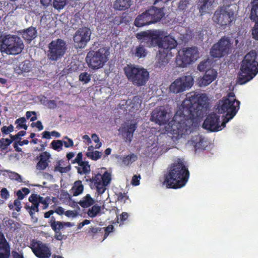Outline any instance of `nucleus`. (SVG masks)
Segmentation results:
<instances>
[{"label": "nucleus", "instance_id": "1", "mask_svg": "<svg viewBox=\"0 0 258 258\" xmlns=\"http://www.w3.org/2000/svg\"><path fill=\"white\" fill-rule=\"evenodd\" d=\"M210 109L209 99L205 93H188L181 108L173 119L165 126V133L174 140L181 138Z\"/></svg>", "mask_w": 258, "mask_h": 258}, {"label": "nucleus", "instance_id": "2", "mask_svg": "<svg viewBox=\"0 0 258 258\" xmlns=\"http://www.w3.org/2000/svg\"><path fill=\"white\" fill-rule=\"evenodd\" d=\"M141 43H146L148 47L158 45V53L156 59L159 63H168L172 55L171 50L177 45L176 40L164 31L155 30L142 32L137 34Z\"/></svg>", "mask_w": 258, "mask_h": 258}, {"label": "nucleus", "instance_id": "3", "mask_svg": "<svg viewBox=\"0 0 258 258\" xmlns=\"http://www.w3.org/2000/svg\"><path fill=\"white\" fill-rule=\"evenodd\" d=\"M189 176L187 168L181 159H178L167 168L164 184L169 188H180L186 184Z\"/></svg>", "mask_w": 258, "mask_h": 258}, {"label": "nucleus", "instance_id": "4", "mask_svg": "<svg viewBox=\"0 0 258 258\" xmlns=\"http://www.w3.org/2000/svg\"><path fill=\"white\" fill-rule=\"evenodd\" d=\"M240 102L237 100L233 92H230L218 102L217 110L220 114L226 113L222 122L223 127L236 114L240 108Z\"/></svg>", "mask_w": 258, "mask_h": 258}, {"label": "nucleus", "instance_id": "5", "mask_svg": "<svg viewBox=\"0 0 258 258\" xmlns=\"http://www.w3.org/2000/svg\"><path fill=\"white\" fill-rule=\"evenodd\" d=\"M0 43L2 51L9 54H18L22 52L24 47L21 39L16 35H2Z\"/></svg>", "mask_w": 258, "mask_h": 258}, {"label": "nucleus", "instance_id": "6", "mask_svg": "<svg viewBox=\"0 0 258 258\" xmlns=\"http://www.w3.org/2000/svg\"><path fill=\"white\" fill-rule=\"evenodd\" d=\"M124 71L127 78L137 86L145 85L149 78V73L144 68L127 66L124 68Z\"/></svg>", "mask_w": 258, "mask_h": 258}, {"label": "nucleus", "instance_id": "7", "mask_svg": "<svg viewBox=\"0 0 258 258\" xmlns=\"http://www.w3.org/2000/svg\"><path fill=\"white\" fill-rule=\"evenodd\" d=\"M163 15L162 9L153 7L138 16L135 21V25L137 27H142L156 23L160 20Z\"/></svg>", "mask_w": 258, "mask_h": 258}, {"label": "nucleus", "instance_id": "8", "mask_svg": "<svg viewBox=\"0 0 258 258\" xmlns=\"http://www.w3.org/2000/svg\"><path fill=\"white\" fill-rule=\"evenodd\" d=\"M111 175L107 171L103 174L97 173L91 178H86V181L90 182V186L92 189H96L98 195L103 194L106 189V186L111 181Z\"/></svg>", "mask_w": 258, "mask_h": 258}, {"label": "nucleus", "instance_id": "9", "mask_svg": "<svg viewBox=\"0 0 258 258\" xmlns=\"http://www.w3.org/2000/svg\"><path fill=\"white\" fill-rule=\"evenodd\" d=\"M66 49V44L63 40H53L49 44L48 57L51 60L56 61L63 56Z\"/></svg>", "mask_w": 258, "mask_h": 258}, {"label": "nucleus", "instance_id": "10", "mask_svg": "<svg viewBox=\"0 0 258 258\" xmlns=\"http://www.w3.org/2000/svg\"><path fill=\"white\" fill-rule=\"evenodd\" d=\"M236 83L244 85L251 80L258 73V66H240Z\"/></svg>", "mask_w": 258, "mask_h": 258}, {"label": "nucleus", "instance_id": "11", "mask_svg": "<svg viewBox=\"0 0 258 258\" xmlns=\"http://www.w3.org/2000/svg\"><path fill=\"white\" fill-rule=\"evenodd\" d=\"M109 54L107 47L101 48L96 52L90 51L86 58V62L88 64H104L108 60Z\"/></svg>", "mask_w": 258, "mask_h": 258}, {"label": "nucleus", "instance_id": "12", "mask_svg": "<svg viewBox=\"0 0 258 258\" xmlns=\"http://www.w3.org/2000/svg\"><path fill=\"white\" fill-rule=\"evenodd\" d=\"M194 80L190 76H186L176 79L171 83L169 87V90L174 94L183 92L187 89L190 88L194 85Z\"/></svg>", "mask_w": 258, "mask_h": 258}, {"label": "nucleus", "instance_id": "13", "mask_svg": "<svg viewBox=\"0 0 258 258\" xmlns=\"http://www.w3.org/2000/svg\"><path fill=\"white\" fill-rule=\"evenodd\" d=\"M233 14V12L228 7H223L216 11L213 20L220 25H227L232 21Z\"/></svg>", "mask_w": 258, "mask_h": 258}, {"label": "nucleus", "instance_id": "14", "mask_svg": "<svg viewBox=\"0 0 258 258\" xmlns=\"http://www.w3.org/2000/svg\"><path fill=\"white\" fill-rule=\"evenodd\" d=\"M91 31L90 29L84 27L78 30L74 36V45L76 48H84L90 40Z\"/></svg>", "mask_w": 258, "mask_h": 258}, {"label": "nucleus", "instance_id": "15", "mask_svg": "<svg viewBox=\"0 0 258 258\" xmlns=\"http://www.w3.org/2000/svg\"><path fill=\"white\" fill-rule=\"evenodd\" d=\"M183 54L179 55L177 58V64H190L194 63L199 57L196 47L188 48L182 51Z\"/></svg>", "mask_w": 258, "mask_h": 258}, {"label": "nucleus", "instance_id": "16", "mask_svg": "<svg viewBox=\"0 0 258 258\" xmlns=\"http://www.w3.org/2000/svg\"><path fill=\"white\" fill-rule=\"evenodd\" d=\"M203 128L211 132H218L222 130V123L220 124V116L213 112L210 113L204 120L203 124Z\"/></svg>", "mask_w": 258, "mask_h": 258}, {"label": "nucleus", "instance_id": "17", "mask_svg": "<svg viewBox=\"0 0 258 258\" xmlns=\"http://www.w3.org/2000/svg\"><path fill=\"white\" fill-rule=\"evenodd\" d=\"M30 247L34 254L38 258H49L51 256L50 249L46 244L40 241L33 240Z\"/></svg>", "mask_w": 258, "mask_h": 258}, {"label": "nucleus", "instance_id": "18", "mask_svg": "<svg viewBox=\"0 0 258 258\" xmlns=\"http://www.w3.org/2000/svg\"><path fill=\"white\" fill-rule=\"evenodd\" d=\"M150 120L159 125L166 124L169 120L167 110L163 106L155 108L151 113Z\"/></svg>", "mask_w": 258, "mask_h": 258}, {"label": "nucleus", "instance_id": "19", "mask_svg": "<svg viewBox=\"0 0 258 258\" xmlns=\"http://www.w3.org/2000/svg\"><path fill=\"white\" fill-rule=\"evenodd\" d=\"M51 157V154L47 151L41 153L36 158L38 160L36 166V169L39 171L45 170L50 162Z\"/></svg>", "mask_w": 258, "mask_h": 258}, {"label": "nucleus", "instance_id": "20", "mask_svg": "<svg viewBox=\"0 0 258 258\" xmlns=\"http://www.w3.org/2000/svg\"><path fill=\"white\" fill-rule=\"evenodd\" d=\"M217 75V72L215 69H208L200 80L201 85L204 86L209 85L216 79Z\"/></svg>", "mask_w": 258, "mask_h": 258}, {"label": "nucleus", "instance_id": "21", "mask_svg": "<svg viewBox=\"0 0 258 258\" xmlns=\"http://www.w3.org/2000/svg\"><path fill=\"white\" fill-rule=\"evenodd\" d=\"M10 247L3 234L0 238V258H9Z\"/></svg>", "mask_w": 258, "mask_h": 258}, {"label": "nucleus", "instance_id": "22", "mask_svg": "<svg viewBox=\"0 0 258 258\" xmlns=\"http://www.w3.org/2000/svg\"><path fill=\"white\" fill-rule=\"evenodd\" d=\"M137 128L136 123H131L122 127V133L125 136L126 140L129 142H131L133 137V134Z\"/></svg>", "mask_w": 258, "mask_h": 258}, {"label": "nucleus", "instance_id": "23", "mask_svg": "<svg viewBox=\"0 0 258 258\" xmlns=\"http://www.w3.org/2000/svg\"><path fill=\"white\" fill-rule=\"evenodd\" d=\"M191 144L195 147L196 150L198 149H205L207 146L204 138L198 135L192 137L191 139Z\"/></svg>", "mask_w": 258, "mask_h": 258}, {"label": "nucleus", "instance_id": "24", "mask_svg": "<svg viewBox=\"0 0 258 258\" xmlns=\"http://www.w3.org/2000/svg\"><path fill=\"white\" fill-rule=\"evenodd\" d=\"M215 45V47L220 48L223 52L225 54H228L231 49V43L229 39L222 38Z\"/></svg>", "mask_w": 258, "mask_h": 258}, {"label": "nucleus", "instance_id": "25", "mask_svg": "<svg viewBox=\"0 0 258 258\" xmlns=\"http://www.w3.org/2000/svg\"><path fill=\"white\" fill-rule=\"evenodd\" d=\"M131 5V0H115L113 7L115 10L124 11L129 8Z\"/></svg>", "mask_w": 258, "mask_h": 258}, {"label": "nucleus", "instance_id": "26", "mask_svg": "<svg viewBox=\"0 0 258 258\" xmlns=\"http://www.w3.org/2000/svg\"><path fill=\"white\" fill-rule=\"evenodd\" d=\"M215 0H200V10L201 15L209 13L214 7Z\"/></svg>", "mask_w": 258, "mask_h": 258}, {"label": "nucleus", "instance_id": "27", "mask_svg": "<svg viewBox=\"0 0 258 258\" xmlns=\"http://www.w3.org/2000/svg\"><path fill=\"white\" fill-rule=\"evenodd\" d=\"M256 55V53L254 51H250L248 53L243 60V64H258Z\"/></svg>", "mask_w": 258, "mask_h": 258}, {"label": "nucleus", "instance_id": "28", "mask_svg": "<svg viewBox=\"0 0 258 258\" xmlns=\"http://www.w3.org/2000/svg\"><path fill=\"white\" fill-rule=\"evenodd\" d=\"M37 32L33 27H30L22 33L23 37L27 40L31 41L36 37Z\"/></svg>", "mask_w": 258, "mask_h": 258}, {"label": "nucleus", "instance_id": "29", "mask_svg": "<svg viewBox=\"0 0 258 258\" xmlns=\"http://www.w3.org/2000/svg\"><path fill=\"white\" fill-rule=\"evenodd\" d=\"M251 4L250 18L254 22H258V0H253Z\"/></svg>", "mask_w": 258, "mask_h": 258}, {"label": "nucleus", "instance_id": "30", "mask_svg": "<svg viewBox=\"0 0 258 258\" xmlns=\"http://www.w3.org/2000/svg\"><path fill=\"white\" fill-rule=\"evenodd\" d=\"M78 203L82 208H88L94 204V200L90 195L87 194Z\"/></svg>", "mask_w": 258, "mask_h": 258}, {"label": "nucleus", "instance_id": "31", "mask_svg": "<svg viewBox=\"0 0 258 258\" xmlns=\"http://www.w3.org/2000/svg\"><path fill=\"white\" fill-rule=\"evenodd\" d=\"M52 229L54 231V238L58 240H61L63 239V235H62L60 230L63 228L62 222L58 221L55 226L51 227Z\"/></svg>", "mask_w": 258, "mask_h": 258}, {"label": "nucleus", "instance_id": "32", "mask_svg": "<svg viewBox=\"0 0 258 258\" xmlns=\"http://www.w3.org/2000/svg\"><path fill=\"white\" fill-rule=\"evenodd\" d=\"M71 190L74 196H77L81 194L84 190V186L82 181L81 180L75 181Z\"/></svg>", "mask_w": 258, "mask_h": 258}, {"label": "nucleus", "instance_id": "33", "mask_svg": "<svg viewBox=\"0 0 258 258\" xmlns=\"http://www.w3.org/2000/svg\"><path fill=\"white\" fill-rule=\"evenodd\" d=\"M79 166L77 167V171L79 174H86L90 172V165L89 164L88 162L83 161L81 162Z\"/></svg>", "mask_w": 258, "mask_h": 258}, {"label": "nucleus", "instance_id": "34", "mask_svg": "<svg viewBox=\"0 0 258 258\" xmlns=\"http://www.w3.org/2000/svg\"><path fill=\"white\" fill-rule=\"evenodd\" d=\"M138 159V157L135 154H131L122 158V162L125 165H129Z\"/></svg>", "mask_w": 258, "mask_h": 258}, {"label": "nucleus", "instance_id": "35", "mask_svg": "<svg viewBox=\"0 0 258 258\" xmlns=\"http://www.w3.org/2000/svg\"><path fill=\"white\" fill-rule=\"evenodd\" d=\"M101 211V207L97 205L93 206L89 209L87 214L91 218L95 217Z\"/></svg>", "mask_w": 258, "mask_h": 258}, {"label": "nucleus", "instance_id": "36", "mask_svg": "<svg viewBox=\"0 0 258 258\" xmlns=\"http://www.w3.org/2000/svg\"><path fill=\"white\" fill-rule=\"evenodd\" d=\"M63 162L62 160H59L57 162V164L54 167V171H59L61 173H66L71 169V165H69L65 167H61V163Z\"/></svg>", "mask_w": 258, "mask_h": 258}, {"label": "nucleus", "instance_id": "37", "mask_svg": "<svg viewBox=\"0 0 258 258\" xmlns=\"http://www.w3.org/2000/svg\"><path fill=\"white\" fill-rule=\"evenodd\" d=\"M210 53L212 57L215 58H219L225 55V54L223 52L220 48L215 47V44L212 47L210 51Z\"/></svg>", "mask_w": 258, "mask_h": 258}, {"label": "nucleus", "instance_id": "38", "mask_svg": "<svg viewBox=\"0 0 258 258\" xmlns=\"http://www.w3.org/2000/svg\"><path fill=\"white\" fill-rule=\"evenodd\" d=\"M51 147L55 151H60L62 150L63 141L62 140H53L51 143Z\"/></svg>", "mask_w": 258, "mask_h": 258}, {"label": "nucleus", "instance_id": "39", "mask_svg": "<svg viewBox=\"0 0 258 258\" xmlns=\"http://www.w3.org/2000/svg\"><path fill=\"white\" fill-rule=\"evenodd\" d=\"M25 208L28 211L29 213L32 218L33 217V215L34 214L35 212H38L39 211V205L38 203L32 204V206L31 207L26 205L25 206Z\"/></svg>", "mask_w": 258, "mask_h": 258}, {"label": "nucleus", "instance_id": "40", "mask_svg": "<svg viewBox=\"0 0 258 258\" xmlns=\"http://www.w3.org/2000/svg\"><path fill=\"white\" fill-rule=\"evenodd\" d=\"M30 189L26 187H23L21 189H20L17 191L16 195L18 197V200H23L25 196L28 195L30 193Z\"/></svg>", "mask_w": 258, "mask_h": 258}, {"label": "nucleus", "instance_id": "41", "mask_svg": "<svg viewBox=\"0 0 258 258\" xmlns=\"http://www.w3.org/2000/svg\"><path fill=\"white\" fill-rule=\"evenodd\" d=\"M50 201V198L49 197H47L45 198H44L42 197L39 196L38 198V204L39 206V204H43L42 209L45 210L46 209L49 204V202Z\"/></svg>", "mask_w": 258, "mask_h": 258}, {"label": "nucleus", "instance_id": "42", "mask_svg": "<svg viewBox=\"0 0 258 258\" xmlns=\"http://www.w3.org/2000/svg\"><path fill=\"white\" fill-rule=\"evenodd\" d=\"M6 224L11 230L15 231L20 227V224L12 219L6 221Z\"/></svg>", "mask_w": 258, "mask_h": 258}, {"label": "nucleus", "instance_id": "43", "mask_svg": "<svg viewBox=\"0 0 258 258\" xmlns=\"http://www.w3.org/2000/svg\"><path fill=\"white\" fill-rule=\"evenodd\" d=\"M101 155V152L98 151L89 152L86 153V156L93 160H97L100 159Z\"/></svg>", "mask_w": 258, "mask_h": 258}, {"label": "nucleus", "instance_id": "44", "mask_svg": "<svg viewBox=\"0 0 258 258\" xmlns=\"http://www.w3.org/2000/svg\"><path fill=\"white\" fill-rule=\"evenodd\" d=\"M8 206L10 210H13L15 206V208L14 210L17 212H20L22 208L20 200L18 199L15 200L13 204L11 203H9Z\"/></svg>", "mask_w": 258, "mask_h": 258}, {"label": "nucleus", "instance_id": "45", "mask_svg": "<svg viewBox=\"0 0 258 258\" xmlns=\"http://www.w3.org/2000/svg\"><path fill=\"white\" fill-rule=\"evenodd\" d=\"M66 5V0H53V7L58 10L62 9Z\"/></svg>", "mask_w": 258, "mask_h": 258}, {"label": "nucleus", "instance_id": "46", "mask_svg": "<svg viewBox=\"0 0 258 258\" xmlns=\"http://www.w3.org/2000/svg\"><path fill=\"white\" fill-rule=\"evenodd\" d=\"M79 80L84 84H87L91 80V75L87 72L82 73L79 76Z\"/></svg>", "mask_w": 258, "mask_h": 258}, {"label": "nucleus", "instance_id": "47", "mask_svg": "<svg viewBox=\"0 0 258 258\" xmlns=\"http://www.w3.org/2000/svg\"><path fill=\"white\" fill-rule=\"evenodd\" d=\"M21 66H17L16 68H15L14 70L16 73L18 74H22L23 72H28L30 71V68L29 66H22V68H21Z\"/></svg>", "mask_w": 258, "mask_h": 258}, {"label": "nucleus", "instance_id": "48", "mask_svg": "<svg viewBox=\"0 0 258 258\" xmlns=\"http://www.w3.org/2000/svg\"><path fill=\"white\" fill-rule=\"evenodd\" d=\"M12 143V140L9 139L2 138L0 139V148L6 149Z\"/></svg>", "mask_w": 258, "mask_h": 258}, {"label": "nucleus", "instance_id": "49", "mask_svg": "<svg viewBox=\"0 0 258 258\" xmlns=\"http://www.w3.org/2000/svg\"><path fill=\"white\" fill-rule=\"evenodd\" d=\"M118 201L125 203L126 200L128 199V197L125 192H120L117 194Z\"/></svg>", "mask_w": 258, "mask_h": 258}, {"label": "nucleus", "instance_id": "50", "mask_svg": "<svg viewBox=\"0 0 258 258\" xmlns=\"http://www.w3.org/2000/svg\"><path fill=\"white\" fill-rule=\"evenodd\" d=\"M14 131V126L13 125L11 124L8 126H4L1 128V131L3 135H8L10 133L13 132Z\"/></svg>", "mask_w": 258, "mask_h": 258}, {"label": "nucleus", "instance_id": "51", "mask_svg": "<svg viewBox=\"0 0 258 258\" xmlns=\"http://www.w3.org/2000/svg\"><path fill=\"white\" fill-rule=\"evenodd\" d=\"M146 52L144 47L139 46L136 49V55L138 57H144L146 55Z\"/></svg>", "mask_w": 258, "mask_h": 258}, {"label": "nucleus", "instance_id": "52", "mask_svg": "<svg viewBox=\"0 0 258 258\" xmlns=\"http://www.w3.org/2000/svg\"><path fill=\"white\" fill-rule=\"evenodd\" d=\"M26 117L27 119L30 118L31 121H34L37 118L36 112L35 111H27L26 113Z\"/></svg>", "mask_w": 258, "mask_h": 258}, {"label": "nucleus", "instance_id": "53", "mask_svg": "<svg viewBox=\"0 0 258 258\" xmlns=\"http://www.w3.org/2000/svg\"><path fill=\"white\" fill-rule=\"evenodd\" d=\"M9 176L11 179L13 180H15L19 182H22L21 176L16 172H11Z\"/></svg>", "mask_w": 258, "mask_h": 258}, {"label": "nucleus", "instance_id": "54", "mask_svg": "<svg viewBox=\"0 0 258 258\" xmlns=\"http://www.w3.org/2000/svg\"><path fill=\"white\" fill-rule=\"evenodd\" d=\"M91 138L95 143L97 144L95 145V148L96 149H99L102 145V143L99 141V138L96 134H92Z\"/></svg>", "mask_w": 258, "mask_h": 258}, {"label": "nucleus", "instance_id": "55", "mask_svg": "<svg viewBox=\"0 0 258 258\" xmlns=\"http://www.w3.org/2000/svg\"><path fill=\"white\" fill-rule=\"evenodd\" d=\"M26 122V118L24 117H20L15 121V123L17 124V128L19 129L21 126L23 125Z\"/></svg>", "mask_w": 258, "mask_h": 258}, {"label": "nucleus", "instance_id": "56", "mask_svg": "<svg viewBox=\"0 0 258 258\" xmlns=\"http://www.w3.org/2000/svg\"><path fill=\"white\" fill-rule=\"evenodd\" d=\"M64 139L68 140V142L63 141V145H64L66 148H70L74 146L73 141L69 138L67 136L64 137Z\"/></svg>", "mask_w": 258, "mask_h": 258}, {"label": "nucleus", "instance_id": "57", "mask_svg": "<svg viewBox=\"0 0 258 258\" xmlns=\"http://www.w3.org/2000/svg\"><path fill=\"white\" fill-rule=\"evenodd\" d=\"M255 25L252 29V35L253 37L256 40H258V22H255Z\"/></svg>", "mask_w": 258, "mask_h": 258}, {"label": "nucleus", "instance_id": "58", "mask_svg": "<svg viewBox=\"0 0 258 258\" xmlns=\"http://www.w3.org/2000/svg\"><path fill=\"white\" fill-rule=\"evenodd\" d=\"M141 179V176L140 175H134L132 178L131 183L132 185L134 186H137L140 184V179Z\"/></svg>", "mask_w": 258, "mask_h": 258}, {"label": "nucleus", "instance_id": "59", "mask_svg": "<svg viewBox=\"0 0 258 258\" xmlns=\"http://www.w3.org/2000/svg\"><path fill=\"white\" fill-rule=\"evenodd\" d=\"M1 196L3 199L5 200L9 198V192L6 188H3L2 189L1 191Z\"/></svg>", "mask_w": 258, "mask_h": 258}, {"label": "nucleus", "instance_id": "60", "mask_svg": "<svg viewBox=\"0 0 258 258\" xmlns=\"http://www.w3.org/2000/svg\"><path fill=\"white\" fill-rule=\"evenodd\" d=\"M128 217V214L126 212H122L121 214L120 215L119 218V222L118 221V223H120V224H123L124 222L127 219Z\"/></svg>", "mask_w": 258, "mask_h": 258}, {"label": "nucleus", "instance_id": "61", "mask_svg": "<svg viewBox=\"0 0 258 258\" xmlns=\"http://www.w3.org/2000/svg\"><path fill=\"white\" fill-rule=\"evenodd\" d=\"M40 196H37L36 194L31 195L29 198V201L32 204L38 203V198Z\"/></svg>", "mask_w": 258, "mask_h": 258}, {"label": "nucleus", "instance_id": "62", "mask_svg": "<svg viewBox=\"0 0 258 258\" xmlns=\"http://www.w3.org/2000/svg\"><path fill=\"white\" fill-rule=\"evenodd\" d=\"M64 215L68 217H75L77 216L78 213L72 210H68L65 212Z\"/></svg>", "mask_w": 258, "mask_h": 258}, {"label": "nucleus", "instance_id": "63", "mask_svg": "<svg viewBox=\"0 0 258 258\" xmlns=\"http://www.w3.org/2000/svg\"><path fill=\"white\" fill-rule=\"evenodd\" d=\"M113 229L114 227L112 225H109L105 228L104 237L106 238L110 232H112Z\"/></svg>", "mask_w": 258, "mask_h": 258}, {"label": "nucleus", "instance_id": "64", "mask_svg": "<svg viewBox=\"0 0 258 258\" xmlns=\"http://www.w3.org/2000/svg\"><path fill=\"white\" fill-rule=\"evenodd\" d=\"M48 107L50 109H54L56 107L57 104L54 100H49L47 102Z\"/></svg>", "mask_w": 258, "mask_h": 258}]
</instances>
